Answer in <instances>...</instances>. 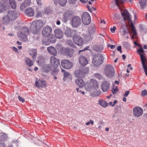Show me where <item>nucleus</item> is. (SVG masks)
I'll return each mask as SVG.
<instances>
[{"instance_id":"ea45409f","label":"nucleus","mask_w":147,"mask_h":147,"mask_svg":"<svg viewBox=\"0 0 147 147\" xmlns=\"http://www.w3.org/2000/svg\"><path fill=\"white\" fill-rule=\"evenodd\" d=\"M101 93V92L99 90L95 91L92 94L91 96L92 97L97 96L99 95Z\"/></svg>"},{"instance_id":"72a5a7b5","label":"nucleus","mask_w":147,"mask_h":147,"mask_svg":"<svg viewBox=\"0 0 147 147\" xmlns=\"http://www.w3.org/2000/svg\"><path fill=\"white\" fill-rule=\"evenodd\" d=\"M65 51L69 57H71L73 55V50L72 49H70L67 48L65 49Z\"/></svg>"},{"instance_id":"052dcab7","label":"nucleus","mask_w":147,"mask_h":147,"mask_svg":"<svg viewBox=\"0 0 147 147\" xmlns=\"http://www.w3.org/2000/svg\"><path fill=\"white\" fill-rule=\"evenodd\" d=\"M129 93V90L126 91L124 94H123L124 97H127Z\"/></svg>"},{"instance_id":"4468645a","label":"nucleus","mask_w":147,"mask_h":147,"mask_svg":"<svg viewBox=\"0 0 147 147\" xmlns=\"http://www.w3.org/2000/svg\"><path fill=\"white\" fill-rule=\"evenodd\" d=\"M52 28L50 26H47L43 29L42 32L43 36L46 37L51 34Z\"/></svg>"},{"instance_id":"423d86ee","label":"nucleus","mask_w":147,"mask_h":147,"mask_svg":"<svg viewBox=\"0 0 147 147\" xmlns=\"http://www.w3.org/2000/svg\"><path fill=\"white\" fill-rule=\"evenodd\" d=\"M103 60L102 55L100 54H97L93 56V64L95 66H98L102 63Z\"/></svg>"},{"instance_id":"2f4dec72","label":"nucleus","mask_w":147,"mask_h":147,"mask_svg":"<svg viewBox=\"0 0 147 147\" xmlns=\"http://www.w3.org/2000/svg\"><path fill=\"white\" fill-rule=\"evenodd\" d=\"M26 64L29 67H30L33 65L34 63L30 59L29 57H26L24 60Z\"/></svg>"},{"instance_id":"1a4fd4ad","label":"nucleus","mask_w":147,"mask_h":147,"mask_svg":"<svg viewBox=\"0 0 147 147\" xmlns=\"http://www.w3.org/2000/svg\"><path fill=\"white\" fill-rule=\"evenodd\" d=\"M82 22L85 25L88 24L91 22L90 15L87 12H85L82 13Z\"/></svg>"},{"instance_id":"f704fd0d","label":"nucleus","mask_w":147,"mask_h":147,"mask_svg":"<svg viewBox=\"0 0 147 147\" xmlns=\"http://www.w3.org/2000/svg\"><path fill=\"white\" fill-rule=\"evenodd\" d=\"M139 3L140 5L141 8L142 9H143L147 5V0H141Z\"/></svg>"},{"instance_id":"2eb2a0df","label":"nucleus","mask_w":147,"mask_h":147,"mask_svg":"<svg viewBox=\"0 0 147 147\" xmlns=\"http://www.w3.org/2000/svg\"><path fill=\"white\" fill-rule=\"evenodd\" d=\"M111 84L109 82L107 81H104L101 84V89L103 92L107 91L110 88Z\"/></svg>"},{"instance_id":"39448f33","label":"nucleus","mask_w":147,"mask_h":147,"mask_svg":"<svg viewBox=\"0 0 147 147\" xmlns=\"http://www.w3.org/2000/svg\"><path fill=\"white\" fill-rule=\"evenodd\" d=\"M104 71L105 75L108 78L112 77L115 75L114 69L111 65H106L104 68Z\"/></svg>"},{"instance_id":"0eeeda50","label":"nucleus","mask_w":147,"mask_h":147,"mask_svg":"<svg viewBox=\"0 0 147 147\" xmlns=\"http://www.w3.org/2000/svg\"><path fill=\"white\" fill-rule=\"evenodd\" d=\"M144 51L142 46H140L139 48L137 51L138 53L140 55L143 67H144V69H146L145 64L146 63H145V62L146 60V59L144 55L145 54Z\"/></svg>"},{"instance_id":"4c0bfd02","label":"nucleus","mask_w":147,"mask_h":147,"mask_svg":"<svg viewBox=\"0 0 147 147\" xmlns=\"http://www.w3.org/2000/svg\"><path fill=\"white\" fill-rule=\"evenodd\" d=\"M9 3L11 7L13 9H15L16 7V3L14 0H9Z\"/></svg>"},{"instance_id":"6e6552de","label":"nucleus","mask_w":147,"mask_h":147,"mask_svg":"<svg viewBox=\"0 0 147 147\" xmlns=\"http://www.w3.org/2000/svg\"><path fill=\"white\" fill-rule=\"evenodd\" d=\"M71 25L73 27L78 28L81 26L82 22L81 18L78 16H75L71 20Z\"/></svg>"},{"instance_id":"a878e982","label":"nucleus","mask_w":147,"mask_h":147,"mask_svg":"<svg viewBox=\"0 0 147 147\" xmlns=\"http://www.w3.org/2000/svg\"><path fill=\"white\" fill-rule=\"evenodd\" d=\"M91 85L92 86L93 90H97L98 89L99 85L97 82L95 80L93 79L91 80H90Z\"/></svg>"},{"instance_id":"338daca9","label":"nucleus","mask_w":147,"mask_h":147,"mask_svg":"<svg viewBox=\"0 0 147 147\" xmlns=\"http://www.w3.org/2000/svg\"><path fill=\"white\" fill-rule=\"evenodd\" d=\"M134 44L135 45L138 46L139 47H140V46H141V45L138 43L137 42H134Z\"/></svg>"},{"instance_id":"412c9836","label":"nucleus","mask_w":147,"mask_h":147,"mask_svg":"<svg viewBox=\"0 0 147 147\" xmlns=\"http://www.w3.org/2000/svg\"><path fill=\"white\" fill-rule=\"evenodd\" d=\"M76 31L73 30L71 28H67L65 30V34L67 36L71 37L74 35Z\"/></svg>"},{"instance_id":"680f3d73","label":"nucleus","mask_w":147,"mask_h":147,"mask_svg":"<svg viewBox=\"0 0 147 147\" xmlns=\"http://www.w3.org/2000/svg\"><path fill=\"white\" fill-rule=\"evenodd\" d=\"M145 67H146V69H144V67H143L144 70V71L145 73V74H146V75L147 76V64H145Z\"/></svg>"},{"instance_id":"bb28decb","label":"nucleus","mask_w":147,"mask_h":147,"mask_svg":"<svg viewBox=\"0 0 147 147\" xmlns=\"http://www.w3.org/2000/svg\"><path fill=\"white\" fill-rule=\"evenodd\" d=\"M48 52L50 54L54 56L56 55L57 52L55 49L54 47L50 46L47 48Z\"/></svg>"},{"instance_id":"f257e3e1","label":"nucleus","mask_w":147,"mask_h":147,"mask_svg":"<svg viewBox=\"0 0 147 147\" xmlns=\"http://www.w3.org/2000/svg\"><path fill=\"white\" fill-rule=\"evenodd\" d=\"M121 15L125 21L126 20H127L129 24L130 25L131 29V32L133 33V34L136 35L137 34L136 30L131 20V18L129 14L128 11L125 10H124L123 12H121Z\"/></svg>"},{"instance_id":"ddd939ff","label":"nucleus","mask_w":147,"mask_h":147,"mask_svg":"<svg viewBox=\"0 0 147 147\" xmlns=\"http://www.w3.org/2000/svg\"><path fill=\"white\" fill-rule=\"evenodd\" d=\"M50 63L51 66L56 69L60 64L59 60L54 56L51 57L50 59Z\"/></svg>"},{"instance_id":"393cba45","label":"nucleus","mask_w":147,"mask_h":147,"mask_svg":"<svg viewBox=\"0 0 147 147\" xmlns=\"http://www.w3.org/2000/svg\"><path fill=\"white\" fill-rule=\"evenodd\" d=\"M115 4L116 6L119 7V9H120L121 13V12H123L124 10H126L125 9H121L120 6V5L123 4L124 2L123 0H115Z\"/></svg>"},{"instance_id":"c756f323","label":"nucleus","mask_w":147,"mask_h":147,"mask_svg":"<svg viewBox=\"0 0 147 147\" xmlns=\"http://www.w3.org/2000/svg\"><path fill=\"white\" fill-rule=\"evenodd\" d=\"M30 54L32 56L33 60L36 58L37 52L36 49H30L28 51Z\"/></svg>"},{"instance_id":"9d476101","label":"nucleus","mask_w":147,"mask_h":147,"mask_svg":"<svg viewBox=\"0 0 147 147\" xmlns=\"http://www.w3.org/2000/svg\"><path fill=\"white\" fill-rule=\"evenodd\" d=\"M73 39L74 42L78 46H81L84 44L83 39L79 36L76 35L74 36Z\"/></svg>"},{"instance_id":"13d9d810","label":"nucleus","mask_w":147,"mask_h":147,"mask_svg":"<svg viewBox=\"0 0 147 147\" xmlns=\"http://www.w3.org/2000/svg\"><path fill=\"white\" fill-rule=\"evenodd\" d=\"M36 1L38 6H41V0H36Z\"/></svg>"},{"instance_id":"cd10ccee","label":"nucleus","mask_w":147,"mask_h":147,"mask_svg":"<svg viewBox=\"0 0 147 147\" xmlns=\"http://www.w3.org/2000/svg\"><path fill=\"white\" fill-rule=\"evenodd\" d=\"M75 82L76 84L80 88L83 87L84 84V82L83 80L81 78L76 79L75 80Z\"/></svg>"},{"instance_id":"bf43d9fd","label":"nucleus","mask_w":147,"mask_h":147,"mask_svg":"<svg viewBox=\"0 0 147 147\" xmlns=\"http://www.w3.org/2000/svg\"><path fill=\"white\" fill-rule=\"evenodd\" d=\"M18 98L19 100L21 101L22 102H23L25 101V100L24 98L21 97L20 96H18Z\"/></svg>"},{"instance_id":"a19ab883","label":"nucleus","mask_w":147,"mask_h":147,"mask_svg":"<svg viewBox=\"0 0 147 147\" xmlns=\"http://www.w3.org/2000/svg\"><path fill=\"white\" fill-rule=\"evenodd\" d=\"M88 30L90 34H93L96 31L95 26L94 25L93 26L89 28Z\"/></svg>"},{"instance_id":"7ed1b4c3","label":"nucleus","mask_w":147,"mask_h":147,"mask_svg":"<svg viewBox=\"0 0 147 147\" xmlns=\"http://www.w3.org/2000/svg\"><path fill=\"white\" fill-rule=\"evenodd\" d=\"M88 69L84 67L75 70L74 73V76L76 78H83L88 72Z\"/></svg>"},{"instance_id":"4be33fe9","label":"nucleus","mask_w":147,"mask_h":147,"mask_svg":"<svg viewBox=\"0 0 147 147\" xmlns=\"http://www.w3.org/2000/svg\"><path fill=\"white\" fill-rule=\"evenodd\" d=\"M62 71L64 72L63 74L64 78L63 79L64 81L67 80H71L72 76L69 72H66L65 70L63 69H62Z\"/></svg>"},{"instance_id":"e433bc0d","label":"nucleus","mask_w":147,"mask_h":147,"mask_svg":"<svg viewBox=\"0 0 147 147\" xmlns=\"http://www.w3.org/2000/svg\"><path fill=\"white\" fill-rule=\"evenodd\" d=\"M98 102L99 104L104 107H105L108 105V103L106 101L103 100L102 99H99Z\"/></svg>"},{"instance_id":"a18cd8bd","label":"nucleus","mask_w":147,"mask_h":147,"mask_svg":"<svg viewBox=\"0 0 147 147\" xmlns=\"http://www.w3.org/2000/svg\"><path fill=\"white\" fill-rule=\"evenodd\" d=\"M28 6L26 5V3L24 2H22L20 6V9L21 10H23L25 7H26Z\"/></svg>"},{"instance_id":"37998d69","label":"nucleus","mask_w":147,"mask_h":147,"mask_svg":"<svg viewBox=\"0 0 147 147\" xmlns=\"http://www.w3.org/2000/svg\"><path fill=\"white\" fill-rule=\"evenodd\" d=\"M44 12L45 14H48L51 13L52 11L49 8L46 7L44 9Z\"/></svg>"},{"instance_id":"e2e57ef3","label":"nucleus","mask_w":147,"mask_h":147,"mask_svg":"<svg viewBox=\"0 0 147 147\" xmlns=\"http://www.w3.org/2000/svg\"><path fill=\"white\" fill-rule=\"evenodd\" d=\"M11 48L14 51L16 52H18V49H17V48H16L15 47H11Z\"/></svg>"},{"instance_id":"69168bd1","label":"nucleus","mask_w":147,"mask_h":147,"mask_svg":"<svg viewBox=\"0 0 147 147\" xmlns=\"http://www.w3.org/2000/svg\"><path fill=\"white\" fill-rule=\"evenodd\" d=\"M117 50L118 51H119L121 53H122L121 50V46H118L117 48Z\"/></svg>"},{"instance_id":"c03bdc74","label":"nucleus","mask_w":147,"mask_h":147,"mask_svg":"<svg viewBox=\"0 0 147 147\" xmlns=\"http://www.w3.org/2000/svg\"><path fill=\"white\" fill-rule=\"evenodd\" d=\"M51 69V68L50 66L48 65H47L45 66V67L43 69V71L44 72H49L50 71Z\"/></svg>"},{"instance_id":"5fc2aeb1","label":"nucleus","mask_w":147,"mask_h":147,"mask_svg":"<svg viewBox=\"0 0 147 147\" xmlns=\"http://www.w3.org/2000/svg\"><path fill=\"white\" fill-rule=\"evenodd\" d=\"M118 91V89L117 88H113L112 90V91L113 92V94H115Z\"/></svg>"},{"instance_id":"7c9ffc66","label":"nucleus","mask_w":147,"mask_h":147,"mask_svg":"<svg viewBox=\"0 0 147 147\" xmlns=\"http://www.w3.org/2000/svg\"><path fill=\"white\" fill-rule=\"evenodd\" d=\"M90 82H87L85 85V89L87 91H90L93 90L92 86L91 85Z\"/></svg>"},{"instance_id":"09e8293b","label":"nucleus","mask_w":147,"mask_h":147,"mask_svg":"<svg viewBox=\"0 0 147 147\" xmlns=\"http://www.w3.org/2000/svg\"><path fill=\"white\" fill-rule=\"evenodd\" d=\"M67 44L70 46L74 47L75 46L71 40H68L67 42Z\"/></svg>"},{"instance_id":"3c124183","label":"nucleus","mask_w":147,"mask_h":147,"mask_svg":"<svg viewBox=\"0 0 147 147\" xmlns=\"http://www.w3.org/2000/svg\"><path fill=\"white\" fill-rule=\"evenodd\" d=\"M42 16V13L41 12L39 11H37V14L36 15V17H41Z\"/></svg>"},{"instance_id":"c9c22d12","label":"nucleus","mask_w":147,"mask_h":147,"mask_svg":"<svg viewBox=\"0 0 147 147\" xmlns=\"http://www.w3.org/2000/svg\"><path fill=\"white\" fill-rule=\"evenodd\" d=\"M48 41L51 43H54L56 41V39L54 36L51 34L47 36Z\"/></svg>"},{"instance_id":"58836bf2","label":"nucleus","mask_w":147,"mask_h":147,"mask_svg":"<svg viewBox=\"0 0 147 147\" xmlns=\"http://www.w3.org/2000/svg\"><path fill=\"white\" fill-rule=\"evenodd\" d=\"M6 7L3 4L0 2V13H2L5 10Z\"/></svg>"},{"instance_id":"603ef678","label":"nucleus","mask_w":147,"mask_h":147,"mask_svg":"<svg viewBox=\"0 0 147 147\" xmlns=\"http://www.w3.org/2000/svg\"><path fill=\"white\" fill-rule=\"evenodd\" d=\"M24 2L26 3L28 6L31 3V0H24Z\"/></svg>"},{"instance_id":"f3484780","label":"nucleus","mask_w":147,"mask_h":147,"mask_svg":"<svg viewBox=\"0 0 147 147\" xmlns=\"http://www.w3.org/2000/svg\"><path fill=\"white\" fill-rule=\"evenodd\" d=\"M80 64L82 66H84L86 65L88 63V60L86 57L84 56H80L79 59Z\"/></svg>"},{"instance_id":"a211bd4d","label":"nucleus","mask_w":147,"mask_h":147,"mask_svg":"<svg viewBox=\"0 0 147 147\" xmlns=\"http://www.w3.org/2000/svg\"><path fill=\"white\" fill-rule=\"evenodd\" d=\"M35 84L36 87H43L46 86L47 85L45 80H40L36 81Z\"/></svg>"},{"instance_id":"de8ad7c7","label":"nucleus","mask_w":147,"mask_h":147,"mask_svg":"<svg viewBox=\"0 0 147 147\" xmlns=\"http://www.w3.org/2000/svg\"><path fill=\"white\" fill-rule=\"evenodd\" d=\"M147 95V91L146 90H144L141 91V96H145Z\"/></svg>"},{"instance_id":"dca6fc26","label":"nucleus","mask_w":147,"mask_h":147,"mask_svg":"<svg viewBox=\"0 0 147 147\" xmlns=\"http://www.w3.org/2000/svg\"><path fill=\"white\" fill-rule=\"evenodd\" d=\"M7 15L11 21L14 20L18 17L17 12L14 10L9 11Z\"/></svg>"},{"instance_id":"c85d7f7f","label":"nucleus","mask_w":147,"mask_h":147,"mask_svg":"<svg viewBox=\"0 0 147 147\" xmlns=\"http://www.w3.org/2000/svg\"><path fill=\"white\" fill-rule=\"evenodd\" d=\"M72 12L71 11H67L65 12L63 16L64 20L65 22H66L68 19L71 15H72Z\"/></svg>"},{"instance_id":"6ab92c4d","label":"nucleus","mask_w":147,"mask_h":147,"mask_svg":"<svg viewBox=\"0 0 147 147\" xmlns=\"http://www.w3.org/2000/svg\"><path fill=\"white\" fill-rule=\"evenodd\" d=\"M54 33L56 37L58 39H60L63 37V33L59 29H56L54 30Z\"/></svg>"},{"instance_id":"473e14b6","label":"nucleus","mask_w":147,"mask_h":147,"mask_svg":"<svg viewBox=\"0 0 147 147\" xmlns=\"http://www.w3.org/2000/svg\"><path fill=\"white\" fill-rule=\"evenodd\" d=\"M125 28H126V26L124 24L121 27V28L120 31L122 33L123 36H125V35L128 33V31L126 30Z\"/></svg>"},{"instance_id":"f03ea898","label":"nucleus","mask_w":147,"mask_h":147,"mask_svg":"<svg viewBox=\"0 0 147 147\" xmlns=\"http://www.w3.org/2000/svg\"><path fill=\"white\" fill-rule=\"evenodd\" d=\"M43 26V23L42 21L38 20L33 21L31 25V31L33 34H36Z\"/></svg>"},{"instance_id":"0e129e2a","label":"nucleus","mask_w":147,"mask_h":147,"mask_svg":"<svg viewBox=\"0 0 147 147\" xmlns=\"http://www.w3.org/2000/svg\"><path fill=\"white\" fill-rule=\"evenodd\" d=\"M76 0H69V3L72 4H74L75 3V1Z\"/></svg>"},{"instance_id":"8fccbe9b","label":"nucleus","mask_w":147,"mask_h":147,"mask_svg":"<svg viewBox=\"0 0 147 147\" xmlns=\"http://www.w3.org/2000/svg\"><path fill=\"white\" fill-rule=\"evenodd\" d=\"M87 7L88 8V11L90 12H92V9L94 10H96L95 8H94L92 7H90L89 5H87Z\"/></svg>"},{"instance_id":"5701e85b","label":"nucleus","mask_w":147,"mask_h":147,"mask_svg":"<svg viewBox=\"0 0 147 147\" xmlns=\"http://www.w3.org/2000/svg\"><path fill=\"white\" fill-rule=\"evenodd\" d=\"M67 2V0H54V4L58 6L60 5L61 6H64L66 4Z\"/></svg>"},{"instance_id":"aec40b11","label":"nucleus","mask_w":147,"mask_h":147,"mask_svg":"<svg viewBox=\"0 0 147 147\" xmlns=\"http://www.w3.org/2000/svg\"><path fill=\"white\" fill-rule=\"evenodd\" d=\"M11 21H12L7 15L3 16L1 20L2 24L5 25L9 24Z\"/></svg>"},{"instance_id":"9b49d317","label":"nucleus","mask_w":147,"mask_h":147,"mask_svg":"<svg viewBox=\"0 0 147 147\" xmlns=\"http://www.w3.org/2000/svg\"><path fill=\"white\" fill-rule=\"evenodd\" d=\"M133 115L137 117L141 116L142 114V109L139 107H135L133 110Z\"/></svg>"},{"instance_id":"b1692460","label":"nucleus","mask_w":147,"mask_h":147,"mask_svg":"<svg viewBox=\"0 0 147 147\" xmlns=\"http://www.w3.org/2000/svg\"><path fill=\"white\" fill-rule=\"evenodd\" d=\"M34 10L32 8L29 7L25 10V14L28 16L31 17L34 16Z\"/></svg>"},{"instance_id":"49530a36","label":"nucleus","mask_w":147,"mask_h":147,"mask_svg":"<svg viewBox=\"0 0 147 147\" xmlns=\"http://www.w3.org/2000/svg\"><path fill=\"white\" fill-rule=\"evenodd\" d=\"M123 45L124 47L127 49L129 48L130 46L128 42H123Z\"/></svg>"},{"instance_id":"4d7b16f0","label":"nucleus","mask_w":147,"mask_h":147,"mask_svg":"<svg viewBox=\"0 0 147 147\" xmlns=\"http://www.w3.org/2000/svg\"><path fill=\"white\" fill-rule=\"evenodd\" d=\"M116 29V27L114 26L113 28H111L110 29L112 33H114L115 31V30Z\"/></svg>"},{"instance_id":"864d4df0","label":"nucleus","mask_w":147,"mask_h":147,"mask_svg":"<svg viewBox=\"0 0 147 147\" xmlns=\"http://www.w3.org/2000/svg\"><path fill=\"white\" fill-rule=\"evenodd\" d=\"M58 70L57 69H55L52 71V73L54 75H56V74H57L58 72Z\"/></svg>"},{"instance_id":"20e7f679","label":"nucleus","mask_w":147,"mask_h":147,"mask_svg":"<svg viewBox=\"0 0 147 147\" xmlns=\"http://www.w3.org/2000/svg\"><path fill=\"white\" fill-rule=\"evenodd\" d=\"M29 34L28 29L26 27H22L21 29L20 32L18 35L20 37V40L26 42L28 41L27 36Z\"/></svg>"},{"instance_id":"774afa93","label":"nucleus","mask_w":147,"mask_h":147,"mask_svg":"<svg viewBox=\"0 0 147 147\" xmlns=\"http://www.w3.org/2000/svg\"><path fill=\"white\" fill-rule=\"evenodd\" d=\"M115 47V45H111L110 46V48L112 49H113Z\"/></svg>"},{"instance_id":"79ce46f5","label":"nucleus","mask_w":147,"mask_h":147,"mask_svg":"<svg viewBox=\"0 0 147 147\" xmlns=\"http://www.w3.org/2000/svg\"><path fill=\"white\" fill-rule=\"evenodd\" d=\"M94 76L96 78L99 80H101L103 79V76L99 73H95L94 75Z\"/></svg>"},{"instance_id":"6e6d98bb","label":"nucleus","mask_w":147,"mask_h":147,"mask_svg":"<svg viewBox=\"0 0 147 147\" xmlns=\"http://www.w3.org/2000/svg\"><path fill=\"white\" fill-rule=\"evenodd\" d=\"M119 14H116L114 15L113 18L114 19L117 20L119 18Z\"/></svg>"},{"instance_id":"f8f14e48","label":"nucleus","mask_w":147,"mask_h":147,"mask_svg":"<svg viewBox=\"0 0 147 147\" xmlns=\"http://www.w3.org/2000/svg\"><path fill=\"white\" fill-rule=\"evenodd\" d=\"M61 65L63 68L69 69L71 68L72 66V63L69 60L64 59L62 60L61 62Z\"/></svg>"}]
</instances>
